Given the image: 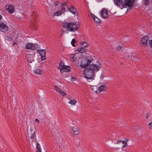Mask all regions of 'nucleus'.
Wrapping results in <instances>:
<instances>
[{"label":"nucleus","mask_w":152,"mask_h":152,"mask_svg":"<svg viewBox=\"0 0 152 152\" xmlns=\"http://www.w3.org/2000/svg\"><path fill=\"white\" fill-rule=\"evenodd\" d=\"M77 101L74 99H71L69 102H68L69 104H70L71 105H75Z\"/></svg>","instance_id":"obj_22"},{"label":"nucleus","mask_w":152,"mask_h":152,"mask_svg":"<svg viewBox=\"0 0 152 152\" xmlns=\"http://www.w3.org/2000/svg\"><path fill=\"white\" fill-rule=\"evenodd\" d=\"M34 55L31 54H28L27 55V58L28 59V61L29 63H31L34 61Z\"/></svg>","instance_id":"obj_14"},{"label":"nucleus","mask_w":152,"mask_h":152,"mask_svg":"<svg viewBox=\"0 0 152 152\" xmlns=\"http://www.w3.org/2000/svg\"><path fill=\"white\" fill-rule=\"evenodd\" d=\"M148 115H146V118H148Z\"/></svg>","instance_id":"obj_44"},{"label":"nucleus","mask_w":152,"mask_h":152,"mask_svg":"<svg viewBox=\"0 0 152 152\" xmlns=\"http://www.w3.org/2000/svg\"><path fill=\"white\" fill-rule=\"evenodd\" d=\"M75 39H73L72 40V41L71 42V43L72 44V45L73 46H75Z\"/></svg>","instance_id":"obj_30"},{"label":"nucleus","mask_w":152,"mask_h":152,"mask_svg":"<svg viewBox=\"0 0 152 152\" xmlns=\"http://www.w3.org/2000/svg\"><path fill=\"white\" fill-rule=\"evenodd\" d=\"M92 89L94 92L96 93H99L100 91L99 90V86H94L92 88Z\"/></svg>","instance_id":"obj_18"},{"label":"nucleus","mask_w":152,"mask_h":152,"mask_svg":"<svg viewBox=\"0 0 152 152\" xmlns=\"http://www.w3.org/2000/svg\"><path fill=\"white\" fill-rule=\"evenodd\" d=\"M99 90L100 91V92L102 91H104L106 89V86L105 85H102L99 87Z\"/></svg>","instance_id":"obj_24"},{"label":"nucleus","mask_w":152,"mask_h":152,"mask_svg":"<svg viewBox=\"0 0 152 152\" xmlns=\"http://www.w3.org/2000/svg\"><path fill=\"white\" fill-rule=\"evenodd\" d=\"M39 45L38 44H34L33 43H28L26 45V49L34 50L36 48V46L38 47Z\"/></svg>","instance_id":"obj_7"},{"label":"nucleus","mask_w":152,"mask_h":152,"mask_svg":"<svg viewBox=\"0 0 152 152\" xmlns=\"http://www.w3.org/2000/svg\"><path fill=\"white\" fill-rule=\"evenodd\" d=\"M149 39V38L147 36H145L143 37L141 40V43L142 46H146L147 45V42Z\"/></svg>","instance_id":"obj_11"},{"label":"nucleus","mask_w":152,"mask_h":152,"mask_svg":"<svg viewBox=\"0 0 152 152\" xmlns=\"http://www.w3.org/2000/svg\"><path fill=\"white\" fill-rule=\"evenodd\" d=\"M108 10L106 8H103L101 12V16L104 18H107L108 17Z\"/></svg>","instance_id":"obj_8"},{"label":"nucleus","mask_w":152,"mask_h":152,"mask_svg":"<svg viewBox=\"0 0 152 152\" xmlns=\"http://www.w3.org/2000/svg\"><path fill=\"white\" fill-rule=\"evenodd\" d=\"M39 54L41 56V60L43 61L45 59L46 50L44 49L41 50L39 51Z\"/></svg>","instance_id":"obj_10"},{"label":"nucleus","mask_w":152,"mask_h":152,"mask_svg":"<svg viewBox=\"0 0 152 152\" xmlns=\"http://www.w3.org/2000/svg\"><path fill=\"white\" fill-rule=\"evenodd\" d=\"M62 14L63 13L60 11L55 13L53 14V15L54 16H59Z\"/></svg>","instance_id":"obj_26"},{"label":"nucleus","mask_w":152,"mask_h":152,"mask_svg":"<svg viewBox=\"0 0 152 152\" xmlns=\"http://www.w3.org/2000/svg\"><path fill=\"white\" fill-rule=\"evenodd\" d=\"M35 136V134L34 132L32 133L30 135V138L31 139H33L34 138Z\"/></svg>","instance_id":"obj_29"},{"label":"nucleus","mask_w":152,"mask_h":152,"mask_svg":"<svg viewBox=\"0 0 152 152\" xmlns=\"http://www.w3.org/2000/svg\"><path fill=\"white\" fill-rule=\"evenodd\" d=\"M87 50L86 48H84V47H81L77 49L75 51H77L80 53H82L86 52Z\"/></svg>","instance_id":"obj_16"},{"label":"nucleus","mask_w":152,"mask_h":152,"mask_svg":"<svg viewBox=\"0 0 152 152\" xmlns=\"http://www.w3.org/2000/svg\"><path fill=\"white\" fill-rule=\"evenodd\" d=\"M149 0H145L144 1V4L145 5H147L149 3Z\"/></svg>","instance_id":"obj_32"},{"label":"nucleus","mask_w":152,"mask_h":152,"mask_svg":"<svg viewBox=\"0 0 152 152\" xmlns=\"http://www.w3.org/2000/svg\"><path fill=\"white\" fill-rule=\"evenodd\" d=\"M123 8H127V6L130 7L133 5L134 3V0H123Z\"/></svg>","instance_id":"obj_4"},{"label":"nucleus","mask_w":152,"mask_h":152,"mask_svg":"<svg viewBox=\"0 0 152 152\" xmlns=\"http://www.w3.org/2000/svg\"><path fill=\"white\" fill-rule=\"evenodd\" d=\"M122 141L121 140H118V141H117L118 142L117 143V144H118V142H120V143H121V142H122Z\"/></svg>","instance_id":"obj_40"},{"label":"nucleus","mask_w":152,"mask_h":152,"mask_svg":"<svg viewBox=\"0 0 152 152\" xmlns=\"http://www.w3.org/2000/svg\"><path fill=\"white\" fill-rule=\"evenodd\" d=\"M123 1L122 0H114V3L116 5L119 7L121 6L122 7Z\"/></svg>","instance_id":"obj_15"},{"label":"nucleus","mask_w":152,"mask_h":152,"mask_svg":"<svg viewBox=\"0 0 152 152\" xmlns=\"http://www.w3.org/2000/svg\"><path fill=\"white\" fill-rule=\"evenodd\" d=\"M59 93L63 96H64L66 94L64 92L62 91H61Z\"/></svg>","instance_id":"obj_31"},{"label":"nucleus","mask_w":152,"mask_h":152,"mask_svg":"<svg viewBox=\"0 0 152 152\" xmlns=\"http://www.w3.org/2000/svg\"><path fill=\"white\" fill-rule=\"evenodd\" d=\"M101 67V64L98 63L97 64H91L88 67L93 70H94L96 71H98L100 69Z\"/></svg>","instance_id":"obj_6"},{"label":"nucleus","mask_w":152,"mask_h":152,"mask_svg":"<svg viewBox=\"0 0 152 152\" xmlns=\"http://www.w3.org/2000/svg\"><path fill=\"white\" fill-rule=\"evenodd\" d=\"M83 75L87 79L92 80L94 79L95 76L94 70L88 67L85 69Z\"/></svg>","instance_id":"obj_2"},{"label":"nucleus","mask_w":152,"mask_h":152,"mask_svg":"<svg viewBox=\"0 0 152 152\" xmlns=\"http://www.w3.org/2000/svg\"><path fill=\"white\" fill-rule=\"evenodd\" d=\"M80 44L81 45L82 47H84V48L87 47L88 44L86 42H80Z\"/></svg>","instance_id":"obj_19"},{"label":"nucleus","mask_w":152,"mask_h":152,"mask_svg":"<svg viewBox=\"0 0 152 152\" xmlns=\"http://www.w3.org/2000/svg\"><path fill=\"white\" fill-rule=\"evenodd\" d=\"M74 56H73V57H72V55L71 56V61H72V59L73 58ZM74 59H73V61H74Z\"/></svg>","instance_id":"obj_41"},{"label":"nucleus","mask_w":152,"mask_h":152,"mask_svg":"<svg viewBox=\"0 0 152 152\" xmlns=\"http://www.w3.org/2000/svg\"><path fill=\"white\" fill-rule=\"evenodd\" d=\"M54 88H55V89L56 91L59 93L61 91L60 88L57 86H55Z\"/></svg>","instance_id":"obj_27"},{"label":"nucleus","mask_w":152,"mask_h":152,"mask_svg":"<svg viewBox=\"0 0 152 152\" xmlns=\"http://www.w3.org/2000/svg\"><path fill=\"white\" fill-rule=\"evenodd\" d=\"M128 141V140L127 139H126L125 140H124L122 141V142L123 144H124V146H122V148H124V147H126L127 146V143Z\"/></svg>","instance_id":"obj_23"},{"label":"nucleus","mask_w":152,"mask_h":152,"mask_svg":"<svg viewBox=\"0 0 152 152\" xmlns=\"http://www.w3.org/2000/svg\"><path fill=\"white\" fill-rule=\"evenodd\" d=\"M74 80H75V79L74 78H72V79H71L72 81H74Z\"/></svg>","instance_id":"obj_42"},{"label":"nucleus","mask_w":152,"mask_h":152,"mask_svg":"<svg viewBox=\"0 0 152 152\" xmlns=\"http://www.w3.org/2000/svg\"><path fill=\"white\" fill-rule=\"evenodd\" d=\"M91 62V60L85 58L82 60L81 62L80 66L83 68H85Z\"/></svg>","instance_id":"obj_5"},{"label":"nucleus","mask_w":152,"mask_h":152,"mask_svg":"<svg viewBox=\"0 0 152 152\" xmlns=\"http://www.w3.org/2000/svg\"><path fill=\"white\" fill-rule=\"evenodd\" d=\"M94 20L95 22L98 23H99L100 22V20L96 17L94 18Z\"/></svg>","instance_id":"obj_28"},{"label":"nucleus","mask_w":152,"mask_h":152,"mask_svg":"<svg viewBox=\"0 0 152 152\" xmlns=\"http://www.w3.org/2000/svg\"><path fill=\"white\" fill-rule=\"evenodd\" d=\"M8 26L5 24L1 23L0 24V31L5 32L8 29Z\"/></svg>","instance_id":"obj_9"},{"label":"nucleus","mask_w":152,"mask_h":152,"mask_svg":"<svg viewBox=\"0 0 152 152\" xmlns=\"http://www.w3.org/2000/svg\"><path fill=\"white\" fill-rule=\"evenodd\" d=\"M67 9L73 14L75 15L76 14L77 10L72 6L70 7L67 8Z\"/></svg>","instance_id":"obj_17"},{"label":"nucleus","mask_w":152,"mask_h":152,"mask_svg":"<svg viewBox=\"0 0 152 152\" xmlns=\"http://www.w3.org/2000/svg\"><path fill=\"white\" fill-rule=\"evenodd\" d=\"M62 26L68 31H75L77 30L79 25L76 22H64L62 23Z\"/></svg>","instance_id":"obj_1"},{"label":"nucleus","mask_w":152,"mask_h":152,"mask_svg":"<svg viewBox=\"0 0 152 152\" xmlns=\"http://www.w3.org/2000/svg\"><path fill=\"white\" fill-rule=\"evenodd\" d=\"M36 150L37 152H41V149L39 146V144L37 142L36 147Z\"/></svg>","instance_id":"obj_21"},{"label":"nucleus","mask_w":152,"mask_h":152,"mask_svg":"<svg viewBox=\"0 0 152 152\" xmlns=\"http://www.w3.org/2000/svg\"><path fill=\"white\" fill-rule=\"evenodd\" d=\"M152 123L151 122L149 123V128L150 129H152Z\"/></svg>","instance_id":"obj_34"},{"label":"nucleus","mask_w":152,"mask_h":152,"mask_svg":"<svg viewBox=\"0 0 152 152\" xmlns=\"http://www.w3.org/2000/svg\"><path fill=\"white\" fill-rule=\"evenodd\" d=\"M2 18V16L0 15V20Z\"/></svg>","instance_id":"obj_43"},{"label":"nucleus","mask_w":152,"mask_h":152,"mask_svg":"<svg viewBox=\"0 0 152 152\" xmlns=\"http://www.w3.org/2000/svg\"><path fill=\"white\" fill-rule=\"evenodd\" d=\"M54 4H55L56 5H58V4L59 3V2L58 1H56V2H54Z\"/></svg>","instance_id":"obj_39"},{"label":"nucleus","mask_w":152,"mask_h":152,"mask_svg":"<svg viewBox=\"0 0 152 152\" xmlns=\"http://www.w3.org/2000/svg\"><path fill=\"white\" fill-rule=\"evenodd\" d=\"M68 3V2H64L61 4V10L60 11L62 13H64L65 11L66 8H68L67 7L66 4Z\"/></svg>","instance_id":"obj_13"},{"label":"nucleus","mask_w":152,"mask_h":152,"mask_svg":"<svg viewBox=\"0 0 152 152\" xmlns=\"http://www.w3.org/2000/svg\"><path fill=\"white\" fill-rule=\"evenodd\" d=\"M91 16L92 17V18H93V19H94V18L96 17H95V15L94 14H91Z\"/></svg>","instance_id":"obj_37"},{"label":"nucleus","mask_w":152,"mask_h":152,"mask_svg":"<svg viewBox=\"0 0 152 152\" xmlns=\"http://www.w3.org/2000/svg\"><path fill=\"white\" fill-rule=\"evenodd\" d=\"M77 129H78L76 127H74L72 128V130L75 133V134L76 135H77L78 134V132L77 131Z\"/></svg>","instance_id":"obj_25"},{"label":"nucleus","mask_w":152,"mask_h":152,"mask_svg":"<svg viewBox=\"0 0 152 152\" xmlns=\"http://www.w3.org/2000/svg\"><path fill=\"white\" fill-rule=\"evenodd\" d=\"M122 47L121 46H118L117 48V49L118 50H120L121 49Z\"/></svg>","instance_id":"obj_35"},{"label":"nucleus","mask_w":152,"mask_h":152,"mask_svg":"<svg viewBox=\"0 0 152 152\" xmlns=\"http://www.w3.org/2000/svg\"><path fill=\"white\" fill-rule=\"evenodd\" d=\"M6 39L9 41H11L12 40V39L10 37H7Z\"/></svg>","instance_id":"obj_33"},{"label":"nucleus","mask_w":152,"mask_h":152,"mask_svg":"<svg viewBox=\"0 0 152 152\" xmlns=\"http://www.w3.org/2000/svg\"><path fill=\"white\" fill-rule=\"evenodd\" d=\"M149 43L151 47L152 48V39L149 41Z\"/></svg>","instance_id":"obj_36"},{"label":"nucleus","mask_w":152,"mask_h":152,"mask_svg":"<svg viewBox=\"0 0 152 152\" xmlns=\"http://www.w3.org/2000/svg\"><path fill=\"white\" fill-rule=\"evenodd\" d=\"M62 61H61L58 66V69L60 70V72L61 73H63L64 72H67L69 71L71 69L68 66L62 65Z\"/></svg>","instance_id":"obj_3"},{"label":"nucleus","mask_w":152,"mask_h":152,"mask_svg":"<svg viewBox=\"0 0 152 152\" xmlns=\"http://www.w3.org/2000/svg\"><path fill=\"white\" fill-rule=\"evenodd\" d=\"M6 10L10 14H12L14 11V8L13 6L11 5H8L6 6Z\"/></svg>","instance_id":"obj_12"},{"label":"nucleus","mask_w":152,"mask_h":152,"mask_svg":"<svg viewBox=\"0 0 152 152\" xmlns=\"http://www.w3.org/2000/svg\"><path fill=\"white\" fill-rule=\"evenodd\" d=\"M34 72L37 74L40 75L41 74V70L39 69H35L34 70Z\"/></svg>","instance_id":"obj_20"},{"label":"nucleus","mask_w":152,"mask_h":152,"mask_svg":"<svg viewBox=\"0 0 152 152\" xmlns=\"http://www.w3.org/2000/svg\"><path fill=\"white\" fill-rule=\"evenodd\" d=\"M35 121L36 122H37V123H39V121L37 118H36L35 119Z\"/></svg>","instance_id":"obj_38"}]
</instances>
